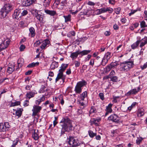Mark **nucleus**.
Instances as JSON below:
<instances>
[{
	"label": "nucleus",
	"instance_id": "f257e3e1",
	"mask_svg": "<svg viewBox=\"0 0 147 147\" xmlns=\"http://www.w3.org/2000/svg\"><path fill=\"white\" fill-rule=\"evenodd\" d=\"M59 123L62 127L61 134H64L65 132H69L72 130L73 126L72 121L68 117H63Z\"/></svg>",
	"mask_w": 147,
	"mask_h": 147
},
{
	"label": "nucleus",
	"instance_id": "f03ea898",
	"mask_svg": "<svg viewBox=\"0 0 147 147\" xmlns=\"http://www.w3.org/2000/svg\"><path fill=\"white\" fill-rule=\"evenodd\" d=\"M67 65H61L60 69L59 70V73L55 79V82H57L59 79H61L62 82H61V84H63L65 81V76L64 75L63 72L67 67Z\"/></svg>",
	"mask_w": 147,
	"mask_h": 147
},
{
	"label": "nucleus",
	"instance_id": "7ed1b4c3",
	"mask_svg": "<svg viewBox=\"0 0 147 147\" xmlns=\"http://www.w3.org/2000/svg\"><path fill=\"white\" fill-rule=\"evenodd\" d=\"M11 9L12 6L11 5L9 4H5L1 9L0 16L1 18H4Z\"/></svg>",
	"mask_w": 147,
	"mask_h": 147
},
{
	"label": "nucleus",
	"instance_id": "20e7f679",
	"mask_svg": "<svg viewBox=\"0 0 147 147\" xmlns=\"http://www.w3.org/2000/svg\"><path fill=\"white\" fill-rule=\"evenodd\" d=\"M67 140L68 143L70 145L78 146H79L81 144L78 139L73 136H69L67 138Z\"/></svg>",
	"mask_w": 147,
	"mask_h": 147
},
{
	"label": "nucleus",
	"instance_id": "39448f33",
	"mask_svg": "<svg viewBox=\"0 0 147 147\" xmlns=\"http://www.w3.org/2000/svg\"><path fill=\"white\" fill-rule=\"evenodd\" d=\"M10 127V125L8 122L0 123V131L5 132L8 130Z\"/></svg>",
	"mask_w": 147,
	"mask_h": 147
},
{
	"label": "nucleus",
	"instance_id": "423d86ee",
	"mask_svg": "<svg viewBox=\"0 0 147 147\" xmlns=\"http://www.w3.org/2000/svg\"><path fill=\"white\" fill-rule=\"evenodd\" d=\"M42 109V107L38 105H34L33 106V109L32 110V116H35L38 115V114L40 112Z\"/></svg>",
	"mask_w": 147,
	"mask_h": 147
},
{
	"label": "nucleus",
	"instance_id": "0eeeda50",
	"mask_svg": "<svg viewBox=\"0 0 147 147\" xmlns=\"http://www.w3.org/2000/svg\"><path fill=\"white\" fill-rule=\"evenodd\" d=\"M108 120L113 122L118 123L119 122V117L117 115L113 114L111 115L108 118Z\"/></svg>",
	"mask_w": 147,
	"mask_h": 147
},
{
	"label": "nucleus",
	"instance_id": "6e6552de",
	"mask_svg": "<svg viewBox=\"0 0 147 147\" xmlns=\"http://www.w3.org/2000/svg\"><path fill=\"white\" fill-rule=\"evenodd\" d=\"M10 43L9 40L7 39L4 40L0 45V51L6 48Z\"/></svg>",
	"mask_w": 147,
	"mask_h": 147
},
{
	"label": "nucleus",
	"instance_id": "1a4fd4ad",
	"mask_svg": "<svg viewBox=\"0 0 147 147\" xmlns=\"http://www.w3.org/2000/svg\"><path fill=\"white\" fill-rule=\"evenodd\" d=\"M19 65H9L7 71L9 74H11L15 70H17L18 67Z\"/></svg>",
	"mask_w": 147,
	"mask_h": 147
},
{
	"label": "nucleus",
	"instance_id": "9d476101",
	"mask_svg": "<svg viewBox=\"0 0 147 147\" xmlns=\"http://www.w3.org/2000/svg\"><path fill=\"white\" fill-rule=\"evenodd\" d=\"M101 118L100 117H98L96 118L92 119L90 121L91 125L94 124L96 126L99 125V122L101 120Z\"/></svg>",
	"mask_w": 147,
	"mask_h": 147
},
{
	"label": "nucleus",
	"instance_id": "9b49d317",
	"mask_svg": "<svg viewBox=\"0 0 147 147\" xmlns=\"http://www.w3.org/2000/svg\"><path fill=\"white\" fill-rule=\"evenodd\" d=\"M36 94L37 92L34 90H33L31 91H29L27 92L26 95V98L30 99L31 98L34 97L35 95Z\"/></svg>",
	"mask_w": 147,
	"mask_h": 147
},
{
	"label": "nucleus",
	"instance_id": "f8f14e48",
	"mask_svg": "<svg viewBox=\"0 0 147 147\" xmlns=\"http://www.w3.org/2000/svg\"><path fill=\"white\" fill-rule=\"evenodd\" d=\"M33 11L36 13V18L40 22H43V15H42L38 13V11L36 9H34Z\"/></svg>",
	"mask_w": 147,
	"mask_h": 147
},
{
	"label": "nucleus",
	"instance_id": "ddd939ff",
	"mask_svg": "<svg viewBox=\"0 0 147 147\" xmlns=\"http://www.w3.org/2000/svg\"><path fill=\"white\" fill-rule=\"evenodd\" d=\"M133 65H120L119 69L121 71H127L133 67Z\"/></svg>",
	"mask_w": 147,
	"mask_h": 147
},
{
	"label": "nucleus",
	"instance_id": "4468645a",
	"mask_svg": "<svg viewBox=\"0 0 147 147\" xmlns=\"http://www.w3.org/2000/svg\"><path fill=\"white\" fill-rule=\"evenodd\" d=\"M140 87H138L137 89H133L128 92L126 95L128 96L131 94H135L137 93L140 90Z\"/></svg>",
	"mask_w": 147,
	"mask_h": 147
},
{
	"label": "nucleus",
	"instance_id": "2eb2a0df",
	"mask_svg": "<svg viewBox=\"0 0 147 147\" xmlns=\"http://www.w3.org/2000/svg\"><path fill=\"white\" fill-rule=\"evenodd\" d=\"M20 13V9L18 8L16 9L13 15V18L18 20H19L20 18L19 16Z\"/></svg>",
	"mask_w": 147,
	"mask_h": 147
},
{
	"label": "nucleus",
	"instance_id": "dca6fc26",
	"mask_svg": "<svg viewBox=\"0 0 147 147\" xmlns=\"http://www.w3.org/2000/svg\"><path fill=\"white\" fill-rule=\"evenodd\" d=\"M113 105L111 104H109L108 106H107L106 108L105 111L106 112L105 113V116H107L109 113H112V107Z\"/></svg>",
	"mask_w": 147,
	"mask_h": 147
},
{
	"label": "nucleus",
	"instance_id": "f3484780",
	"mask_svg": "<svg viewBox=\"0 0 147 147\" xmlns=\"http://www.w3.org/2000/svg\"><path fill=\"white\" fill-rule=\"evenodd\" d=\"M140 41V42L141 41L140 47L141 48V49L144 50V49L142 48V47L147 44V37L145 36L144 38L142 39Z\"/></svg>",
	"mask_w": 147,
	"mask_h": 147
},
{
	"label": "nucleus",
	"instance_id": "a211bd4d",
	"mask_svg": "<svg viewBox=\"0 0 147 147\" xmlns=\"http://www.w3.org/2000/svg\"><path fill=\"white\" fill-rule=\"evenodd\" d=\"M44 11L46 14L51 16H53L56 14V11L53 10H50L45 9H44Z\"/></svg>",
	"mask_w": 147,
	"mask_h": 147
},
{
	"label": "nucleus",
	"instance_id": "6ab92c4d",
	"mask_svg": "<svg viewBox=\"0 0 147 147\" xmlns=\"http://www.w3.org/2000/svg\"><path fill=\"white\" fill-rule=\"evenodd\" d=\"M87 92L86 91L83 92L80 94V96L78 97L79 101L82 102L83 101L85 98L87 96Z\"/></svg>",
	"mask_w": 147,
	"mask_h": 147
},
{
	"label": "nucleus",
	"instance_id": "aec40b11",
	"mask_svg": "<svg viewBox=\"0 0 147 147\" xmlns=\"http://www.w3.org/2000/svg\"><path fill=\"white\" fill-rule=\"evenodd\" d=\"M33 3L31 0H22V4L23 6L27 7L31 5Z\"/></svg>",
	"mask_w": 147,
	"mask_h": 147
},
{
	"label": "nucleus",
	"instance_id": "412c9836",
	"mask_svg": "<svg viewBox=\"0 0 147 147\" xmlns=\"http://www.w3.org/2000/svg\"><path fill=\"white\" fill-rule=\"evenodd\" d=\"M145 114L144 109L142 108H139L137 112V115L138 117H140L144 115Z\"/></svg>",
	"mask_w": 147,
	"mask_h": 147
},
{
	"label": "nucleus",
	"instance_id": "4be33fe9",
	"mask_svg": "<svg viewBox=\"0 0 147 147\" xmlns=\"http://www.w3.org/2000/svg\"><path fill=\"white\" fill-rule=\"evenodd\" d=\"M50 43L48 39H45L43 40L42 43V44L40 46V48L42 49H43L47 45L49 44Z\"/></svg>",
	"mask_w": 147,
	"mask_h": 147
},
{
	"label": "nucleus",
	"instance_id": "5701e85b",
	"mask_svg": "<svg viewBox=\"0 0 147 147\" xmlns=\"http://www.w3.org/2000/svg\"><path fill=\"white\" fill-rule=\"evenodd\" d=\"M29 36L32 37H34L36 34L34 29L33 27H31L29 29Z\"/></svg>",
	"mask_w": 147,
	"mask_h": 147
},
{
	"label": "nucleus",
	"instance_id": "b1692460",
	"mask_svg": "<svg viewBox=\"0 0 147 147\" xmlns=\"http://www.w3.org/2000/svg\"><path fill=\"white\" fill-rule=\"evenodd\" d=\"M79 54H80L79 51H77L75 52L71 53L70 57L72 58V59H74L77 58Z\"/></svg>",
	"mask_w": 147,
	"mask_h": 147
},
{
	"label": "nucleus",
	"instance_id": "393cba45",
	"mask_svg": "<svg viewBox=\"0 0 147 147\" xmlns=\"http://www.w3.org/2000/svg\"><path fill=\"white\" fill-rule=\"evenodd\" d=\"M20 17L25 16L28 13V11L27 10L23 9H20Z\"/></svg>",
	"mask_w": 147,
	"mask_h": 147
},
{
	"label": "nucleus",
	"instance_id": "a878e982",
	"mask_svg": "<svg viewBox=\"0 0 147 147\" xmlns=\"http://www.w3.org/2000/svg\"><path fill=\"white\" fill-rule=\"evenodd\" d=\"M86 84V82L84 80H82L77 83L76 85L79 86L80 88H82V87L85 86Z\"/></svg>",
	"mask_w": 147,
	"mask_h": 147
},
{
	"label": "nucleus",
	"instance_id": "bb28decb",
	"mask_svg": "<svg viewBox=\"0 0 147 147\" xmlns=\"http://www.w3.org/2000/svg\"><path fill=\"white\" fill-rule=\"evenodd\" d=\"M45 96L43 95L40 99L36 100V103L37 105H38L41 102L44 101L45 100Z\"/></svg>",
	"mask_w": 147,
	"mask_h": 147
},
{
	"label": "nucleus",
	"instance_id": "cd10ccee",
	"mask_svg": "<svg viewBox=\"0 0 147 147\" xmlns=\"http://www.w3.org/2000/svg\"><path fill=\"white\" fill-rule=\"evenodd\" d=\"M23 109L21 108H19L16 111L15 115L18 117H20L22 114Z\"/></svg>",
	"mask_w": 147,
	"mask_h": 147
},
{
	"label": "nucleus",
	"instance_id": "c85d7f7f",
	"mask_svg": "<svg viewBox=\"0 0 147 147\" xmlns=\"http://www.w3.org/2000/svg\"><path fill=\"white\" fill-rule=\"evenodd\" d=\"M91 51L90 50H84L82 51H79L80 54L82 56L86 55L89 53Z\"/></svg>",
	"mask_w": 147,
	"mask_h": 147
},
{
	"label": "nucleus",
	"instance_id": "c756f323",
	"mask_svg": "<svg viewBox=\"0 0 147 147\" xmlns=\"http://www.w3.org/2000/svg\"><path fill=\"white\" fill-rule=\"evenodd\" d=\"M140 43V41L137 40L135 42L133 43L131 45V47L132 49H135L137 48Z\"/></svg>",
	"mask_w": 147,
	"mask_h": 147
},
{
	"label": "nucleus",
	"instance_id": "7c9ffc66",
	"mask_svg": "<svg viewBox=\"0 0 147 147\" xmlns=\"http://www.w3.org/2000/svg\"><path fill=\"white\" fill-rule=\"evenodd\" d=\"M20 102L19 101H16L15 102H11L10 104V107H14L20 105Z\"/></svg>",
	"mask_w": 147,
	"mask_h": 147
},
{
	"label": "nucleus",
	"instance_id": "2f4dec72",
	"mask_svg": "<svg viewBox=\"0 0 147 147\" xmlns=\"http://www.w3.org/2000/svg\"><path fill=\"white\" fill-rule=\"evenodd\" d=\"M51 0H44L43 6L45 7H48L49 5Z\"/></svg>",
	"mask_w": 147,
	"mask_h": 147
},
{
	"label": "nucleus",
	"instance_id": "473e14b6",
	"mask_svg": "<svg viewBox=\"0 0 147 147\" xmlns=\"http://www.w3.org/2000/svg\"><path fill=\"white\" fill-rule=\"evenodd\" d=\"M74 90L76 93L80 94L82 92V88H80L79 86L76 85L75 87Z\"/></svg>",
	"mask_w": 147,
	"mask_h": 147
},
{
	"label": "nucleus",
	"instance_id": "72a5a7b5",
	"mask_svg": "<svg viewBox=\"0 0 147 147\" xmlns=\"http://www.w3.org/2000/svg\"><path fill=\"white\" fill-rule=\"evenodd\" d=\"M88 133L89 136L91 138H93L94 136L96 135V133H94L91 130H89L88 131Z\"/></svg>",
	"mask_w": 147,
	"mask_h": 147
},
{
	"label": "nucleus",
	"instance_id": "f704fd0d",
	"mask_svg": "<svg viewBox=\"0 0 147 147\" xmlns=\"http://www.w3.org/2000/svg\"><path fill=\"white\" fill-rule=\"evenodd\" d=\"M111 57V53L110 52H107L105 54L104 57H105V58H106V59L109 60Z\"/></svg>",
	"mask_w": 147,
	"mask_h": 147
},
{
	"label": "nucleus",
	"instance_id": "c9c22d12",
	"mask_svg": "<svg viewBox=\"0 0 147 147\" xmlns=\"http://www.w3.org/2000/svg\"><path fill=\"white\" fill-rule=\"evenodd\" d=\"M47 91V89H46V87L44 86H43L40 89L39 92L40 93H43L45 92V91Z\"/></svg>",
	"mask_w": 147,
	"mask_h": 147
},
{
	"label": "nucleus",
	"instance_id": "e433bc0d",
	"mask_svg": "<svg viewBox=\"0 0 147 147\" xmlns=\"http://www.w3.org/2000/svg\"><path fill=\"white\" fill-rule=\"evenodd\" d=\"M32 136L34 139L35 140H37L38 139V134H37L36 132H34V134H32Z\"/></svg>",
	"mask_w": 147,
	"mask_h": 147
},
{
	"label": "nucleus",
	"instance_id": "4c0bfd02",
	"mask_svg": "<svg viewBox=\"0 0 147 147\" xmlns=\"http://www.w3.org/2000/svg\"><path fill=\"white\" fill-rule=\"evenodd\" d=\"M136 104V102H134L132 103L131 106L128 107L127 108V110H128L129 111H130L135 106Z\"/></svg>",
	"mask_w": 147,
	"mask_h": 147
},
{
	"label": "nucleus",
	"instance_id": "58836bf2",
	"mask_svg": "<svg viewBox=\"0 0 147 147\" xmlns=\"http://www.w3.org/2000/svg\"><path fill=\"white\" fill-rule=\"evenodd\" d=\"M143 139V138L141 137L137 138V139L136 140V144L138 145H139L140 143L142 142Z\"/></svg>",
	"mask_w": 147,
	"mask_h": 147
},
{
	"label": "nucleus",
	"instance_id": "ea45409f",
	"mask_svg": "<svg viewBox=\"0 0 147 147\" xmlns=\"http://www.w3.org/2000/svg\"><path fill=\"white\" fill-rule=\"evenodd\" d=\"M64 17L65 19V21L67 22L69 21L70 20L71 16L70 15H68L67 16H64Z\"/></svg>",
	"mask_w": 147,
	"mask_h": 147
},
{
	"label": "nucleus",
	"instance_id": "a19ab883",
	"mask_svg": "<svg viewBox=\"0 0 147 147\" xmlns=\"http://www.w3.org/2000/svg\"><path fill=\"white\" fill-rule=\"evenodd\" d=\"M106 12H108L109 13H112L113 11V9L111 7H105Z\"/></svg>",
	"mask_w": 147,
	"mask_h": 147
},
{
	"label": "nucleus",
	"instance_id": "79ce46f5",
	"mask_svg": "<svg viewBox=\"0 0 147 147\" xmlns=\"http://www.w3.org/2000/svg\"><path fill=\"white\" fill-rule=\"evenodd\" d=\"M112 67V65H108L106 68V72H107L110 71Z\"/></svg>",
	"mask_w": 147,
	"mask_h": 147
},
{
	"label": "nucleus",
	"instance_id": "37998d69",
	"mask_svg": "<svg viewBox=\"0 0 147 147\" xmlns=\"http://www.w3.org/2000/svg\"><path fill=\"white\" fill-rule=\"evenodd\" d=\"M108 60V59L105 58V57H104L102 60V64H106L107 63Z\"/></svg>",
	"mask_w": 147,
	"mask_h": 147
},
{
	"label": "nucleus",
	"instance_id": "c03bdc74",
	"mask_svg": "<svg viewBox=\"0 0 147 147\" xmlns=\"http://www.w3.org/2000/svg\"><path fill=\"white\" fill-rule=\"evenodd\" d=\"M140 26L141 27L144 28L147 26L145 22L144 21H142L140 23Z\"/></svg>",
	"mask_w": 147,
	"mask_h": 147
},
{
	"label": "nucleus",
	"instance_id": "a18cd8bd",
	"mask_svg": "<svg viewBox=\"0 0 147 147\" xmlns=\"http://www.w3.org/2000/svg\"><path fill=\"white\" fill-rule=\"evenodd\" d=\"M94 13L96 15H99L101 14L100 9L95 10L94 11Z\"/></svg>",
	"mask_w": 147,
	"mask_h": 147
},
{
	"label": "nucleus",
	"instance_id": "49530a36",
	"mask_svg": "<svg viewBox=\"0 0 147 147\" xmlns=\"http://www.w3.org/2000/svg\"><path fill=\"white\" fill-rule=\"evenodd\" d=\"M24 62V59L22 58H19L18 61V64H22Z\"/></svg>",
	"mask_w": 147,
	"mask_h": 147
},
{
	"label": "nucleus",
	"instance_id": "de8ad7c7",
	"mask_svg": "<svg viewBox=\"0 0 147 147\" xmlns=\"http://www.w3.org/2000/svg\"><path fill=\"white\" fill-rule=\"evenodd\" d=\"M111 80L114 82H116L117 80V78L116 76H113L112 77H111Z\"/></svg>",
	"mask_w": 147,
	"mask_h": 147
},
{
	"label": "nucleus",
	"instance_id": "09e8293b",
	"mask_svg": "<svg viewBox=\"0 0 147 147\" xmlns=\"http://www.w3.org/2000/svg\"><path fill=\"white\" fill-rule=\"evenodd\" d=\"M121 9L120 7H118L115 9V12L117 14H118L120 13Z\"/></svg>",
	"mask_w": 147,
	"mask_h": 147
},
{
	"label": "nucleus",
	"instance_id": "8fccbe9b",
	"mask_svg": "<svg viewBox=\"0 0 147 147\" xmlns=\"http://www.w3.org/2000/svg\"><path fill=\"white\" fill-rule=\"evenodd\" d=\"M41 43V42L40 40L36 41L34 44L35 47H37Z\"/></svg>",
	"mask_w": 147,
	"mask_h": 147
},
{
	"label": "nucleus",
	"instance_id": "3c124183",
	"mask_svg": "<svg viewBox=\"0 0 147 147\" xmlns=\"http://www.w3.org/2000/svg\"><path fill=\"white\" fill-rule=\"evenodd\" d=\"M99 96L100 99L102 100H104V95L103 93L100 92L99 93Z\"/></svg>",
	"mask_w": 147,
	"mask_h": 147
},
{
	"label": "nucleus",
	"instance_id": "603ef678",
	"mask_svg": "<svg viewBox=\"0 0 147 147\" xmlns=\"http://www.w3.org/2000/svg\"><path fill=\"white\" fill-rule=\"evenodd\" d=\"M95 110L94 107H91V109L89 111L90 114H91L93 113H95Z\"/></svg>",
	"mask_w": 147,
	"mask_h": 147
},
{
	"label": "nucleus",
	"instance_id": "864d4df0",
	"mask_svg": "<svg viewBox=\"0 0 147 147\" xmlns=\"http://www.w3.org/2000/svg\"><path fill=\"white\" fill-rule=\"evenodd\" d=\"M26 47L24 45H22L20 47V50L21 51H24Z\"/></svg>",
	"mask_w": 147,
	"mask_h": 147
},
{
	"label": "nucleus",
	"instance_id": "5fc2aeb1",
	"mask_svg": "<svg viewBox=\"0 0 147 147\" xmlns=\"http://www.w3.org/2000/svg\"><path fill=\"white\" fill-rule=\"evenodd\" d=\"M18 142V140H17L15 141H13V144L12 145L11 147H15V146L17 145Z\"/></svg>",
	"mask_w": 147,
	"mask_h": 147
},
{
	"label": "nucleus",
	"instance_id": "6e6d98bb",
	"mask_svg": "<svg viewBox=\"0 0 147 147\" xmlns=\"http://www.w3.org/2000/svg\"><path fill=\"white\" fill-rule=\"evenodd\" d=\"M29 105V101L28 100H26L24 103V107H27Z\"/></svg>",
	"mask_w": 147,
	"mask_h": 147
},
{
	"label": "nucleus",
	"instance_id": "4d7b16f0",
	"mask_svg": "<svg viewBox=\"0 0 147 147\" xmlns=\"http://www.w3.org/2000/svg\"><path fill=\"white\" fill-rule=\"evenodd\" d=\"M137 11V10H131V12L129 13V16H130L132 15L133 14L135 13H136Z\"/></svg>",
	"mask_w": 147,
	"mask_h": 147
},
{
	"label": "nucleus",
	"instance_id": "13d9d810",
	"mask_svg": "<svg viewBox=\"0 0 147 147\" xmlns=\"http://www.w3.org/2000/svg\"><path fill=\"white\" fill-rule=\"evenodd\" d=\"M57 67V65H51L50 68L51 69H54L55 68Z\"/></svg>",
	"mask_w": 147,
	"mask_h": 147
},
{
	"label": "nucleus",
	"instance_id": "bf43d9fd",
	"mask_svg": "<svg viewBox=\"0 0 147 147\" xmlns=\"http://www.w3.org/2000/svg\"><path fill=\"white\" fill-rule=\"evenodd\" d=\"M60 0H56L54 4L55 5L57 6L59 5H60Z\"/></svg>",
	"mask_w": 147,
	"mask_h": 147
},
{
	"label": "nucleus",
	"instance_id": "052dcab7",
	"mask_svg": "<svg viewBox=\"0 0 147 147\" xmlns=\"http://www.w3.org/2000/svg\"><path fill=\"white\" fill-rule=\"evenodd\" d=\"M104 34L106 36H109L110 35L111 32L109 31H106L105 32Z\"/></svg>",
	"mask_w": 147,
	"mask_h": 147
},
{
	"label": "nucleus",
	"instance_id": "680f3d73",
	"mask_svg": "<svg viewBox=\"0 0 147 147\" xmlns=\"http://www.w3.org/2000/svg\"><path fill=\"white\" fill-rule=\"evenodd\" d=\"M100 11L101 13H104L106 12L105 7L101 8L100 9Z\"/></svg>",
	"mask_w": 147,
	"mask_h": 147
},
{
	"label": "nucleus",
	"instance_id": "e2e57ef3",
	"mask_svg": "<svg viewBox=\"0 0 147 147\" xmlns=\"http://www.w3.org/2000/svg\"><path fill=\"white\" fill-rule=\"evenodd\" d=\"M66 3V2L65 1H62L61 3H60V5L61 6H63L65 5Z\"/></svg>",
	"mask_w": 147,
	"mask_h": 147
},
{
	"label": "nucleus",
	"instance_id": "0e129e2a",
	"mask_svg": "<svg viewBox=\"0 0 147 147\" xmlns=\"http://www.w3.org/2000/svg\"><path fill=\"white\" fill-rule=\"evenodd\" d=\"M32 87L31 85H27L25 87V89L27 90H30V88Z\"/></svg>",
	"mask_w": 147,
	"mask_h": 147
},
{
	"label": "nucleus",
	"instance_id": "69168bd1",
	"mask_svg": "<svg viewBox=\"0 0 147 147\" xmlns=\"http://www.w3.org/2000/svg\"><path fill=\"white\" fill-rule=\"evenodd\" d=\"M144 17L145 19L146 20H147V11H144Z\"/></svg>",
	"mask_w": 147,
	"mask_h": 147
},
{
	"label": "nucleus",
	"instance_id": "338daca9",
	"mask_svg": "<svg viewBox=\"0 0 147 147\" xmlns=\"http://www.w3.org/2000/svg\"><path fill=\"white\" fill-rule=\"evenodd\" d=\"M115 0H109V3L110 4H111L112 5L114 4L115 3Z\"/></svg>",
	"mask_w": 147,
	"mask_h": 147
},
{
	"label": "nucleus",
	"instance_id": "774afa93",
	"mask_svg": "<svg viewBox=\"0 0 147 147\" xmlns=\"http://www.w3.org/2000/svg\"><path fill=\"white\" fill-rule=\"evenodd\" d=\"M121 21L122 23H125L126 22V19L125 18H123L121 20Z\"/></svg>",
	"mask_w": 147,
	"mask_h": 147
}]
</instances>
